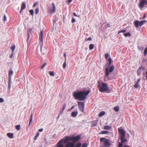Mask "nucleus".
Segmentation results:
<instances>
[{
    "mask_svg": "<svg viewBox=\"0 0 147 147\" xmlns=\"http://www.w3.org/2000/svg\"><path fill=\"white\" fill-rule=\"evenodd\" d=\"M90 91L89 90L86 92L79 91L77 92H74L73 95L76 100H84L86 98L87 96L89 93Z\"/></svg>",
    "mask_w": 147,
    "mask_h": 147,
    "instance_id": "nucleus-1",
    "label": "nucleus"
},
{
    "mask_svg": "<svg viewBox=\"0 0 147 147\" xmlns=\"http://www.w3.org/2000/svg\"><path fill=\"white\" fill-rule=\"evenodd\" d=\"M119 133L121 135V143L119 144L118 147H122L123 143L124 142H126L127 140L125 139V132L123 129L119 128L118 129Z\"/></svg>",
    "mask_w": 147,
    "mask_h": 147,
    "instance_id": "nucleus-2",
    "label": "nucleus"
},
{
    "mask_svg": "<svg viewBox=\"0 0 147 147\" xmlns=\"http://www.w3.org/2000/svg\"><path fill=\"white\" fill-rule=\"evenodd\" d=\"M97 83L98 90L100 92H106L109 90V87L107 84L103 82L101 83L99 81H98Z\"/></svg>",
    "mask_w": 147,
    "mask_h": 147,
    "instance_id": "nucleus-3",
    "label": "nucleus"
},
{
    "mask_svg": "<svg viewBox=\"0 0 147 147\" xmlns=\"http://www.w3.org/2000/svg\"><path fill=\"white\" fill-rule=\"evenodd\" d=\"M101 142H104L103 146H101L100 147H109L111 144L109 142V140L105 138H101L100 139Z\"/></svg>",
    "mask_w": 147,
    "mask_h": 147,
    "instance_id": "nucleus-4",
    "label": "nucleus"
},
{
    "mask_svg": "<svg viewBox=\"0 0 147 147\" xmlns=\"http://www.w3.org/2000/svg\"><path fill=\"white\" fill-rule=\"evenodd\" d=\"M56 7L54 3H53L51 5L50 7L48 8V12L49 13H55V12Z\"/></svg>",
    "mask_w": 147,
    "mask_h": 147,
    "instance_id": "nucleus-5",
    "label": "nucleus"
},
{
    "mask_svg": "<svg viewBox=\"0 0 147 147\" xmlns=\"http://www.w3.org/2000/svg\"><path fill=\"white\" fill-rule=\"evenodd\" d=\"M114 69V66L113 65H111L109 67V69L108 67L105 68V75L106 76H108L109 75V73L112 72Z\"/></svg>",
    "mask_w": 147,
    "mask_h": 147,
    "instance_id": "nucleus-6",
    "label": "nucleus"
},
{
    "mask_svg": "<svg viewBox=\"0 0 147 147\" xmlns=\"http://www.w3.org/2000/svg\"><path fill=\"white\" fill-rule=\"evenodd\" d=\"M78 108L79 110L82 112L84 111V104L82 102H78Z\"/></svg>",
    "mask_w": 147,
    "mask_h": 147,
    "instance_id": "nucleus-7",
    "label": "nucleus"
},
{
    "mask_svg": "<svg viewBox=\"0 0 147 147\" xmlns=\"http://www.w3.org/2000/svg\"><path fill=\"white\" fill-rule=\"evenodd\" d=\"M140 2L139 4L138 5L140 9L143 8L145 6V5H147V1L146 0H140Z\"/></svg>",
    "mask_w": 147,
    "mask_h": 147,
    "instance_id": "nucleus-8",
    "label": "nucleus"
},
{
    "mask_svg": "<svg viewBox=\"0 0 147 147\" xmlns=\"http://www.w3.org/2000/svg\"><path fill=\"white\" fill-rule=\"evenodd\" d=\"M39 40L40 42L41 43L40 46V51L42 52V46L43 45V31H41L39 37Z\"/></svg>",
    "mask_w": 147,
    "mask_h": 147,
    "instance_id": "nucleus-9",
    "label": "nucleus"
},
{
    "mask_svg": "<svg viewBox=\"0 0 147 147\" xmlns=\"http://www.w3.org/2000/svg\"><path fill=\"white\" fill-rule=\"evenodd\" d=\"M80 138V136L77 135L76 137H71L70 138V140L74 142L78 141Z\"/></svg>",
    "mask_w": 147,
    "mask_h": 147,
    "instance_id": "nucleus-10",
    "label": "nucleus"
},
{
    "mask_svg": "<svg viewBox=\"0 0 147 147\" xmlns=\"http://www.w3.org/2000/svg\"><path fill=\"white\" fill-rule=\"evenodd\" d=\"M134 24L136 28H138L139 26H141L143 25V21H141L139 22V21H137L134 22Z\"/></svg>",
    "mask_w": 147,
    "mask_h": 147,
    "instance_id": "nucleus-11",
    "label": "nucleus"
},
{
    "mask_svg": "<svg viewBox=\"0 0 147 147\" xmlns=\"http://www.w3.org/2000/svg\"><path fill=\"white\" fill-rule=\"evenodd\" d=\"M63 142V139H61L57 144V147H63V145L61 144Z\"/></svg>",
    "mask_w": 147,
    "mask_h": 147,
    "instance_id": "nucleus-12",
    "label": "nucleus"
},
{
    "mask_svg": "<svg viewBox=\"0 0 147 147\" xmlns=\"http://www.w3.org/2000/svg\"><path fill=\"white\" fill-rule=\"evenodd\" d=\"M26 5L25 2H23L21 5V8L20 11V13H21L23 10L26 8Z\"/></svg>",
    "mask_w": 147,
    "mask_h": 147,
    "instance_id": "nucleus-13",
    "label": "nucleus"
},
{
    "mask_svg": "<svg viewBox=\"0 0 147 147\" xmlns=\"http://www.w3.org/2000/svg\"><path fill=\"white\" fill-rule=\"evenodd\" d=\"M13 74V72L12 70H9V71L8 72V74H9V81L10 82L11 79V75Z\"/></svg>",
    "mask_w": 147,
    "mask_h": 147,
    "instance_id": "nucleus-14",
    "label": "nucleus"
},
{
    "mask_svg": "<svg viewBox=\"0 0 147 147\" xmlns=\"http://www.w3.org/2000/svg\"><path fill=\"white\" fill-rule=\"evenodd\" d=\"M7 136L9 138H14L13 134V133H7Z\"/></svg>",
    "mask_w": 147,
    "mask_h": 147,
    "instance_id": "nucleus-15",
    "label": "nucleus"
},
{
    "mask_svg": "<svg viewBox=\"0 0 147 147\" xmlns=\"http://www.w3.org/2000/svg\"><path fill=\"white\" fill-rule=\"evenodd\" d=\"M62 139H63V142L65 143H66L70 140V138H69V137L67 136H65L64 138Z\"/></svg>",
    "mask_w": 147,
    "mask_h": 147,
    "instance_id": "nucleus-16",
    "label": "nucleus"
},
{
    "mask_svg": "<svg viewBox=\"0 0 147 147\" xmlns=\"http://www.w3.org/2000/svg\"><path fill=\"white\" fill-rule=\"evenodd\" d=\"M78 114V113L76 111L72 112L71 113V115L72 117H76Z\"/></svg>",
    "mask_w": 147,
    "mask_h": 147,
    "instance_id": "nucleus-17",
    "label": "nucleus"
},
{
    "mask_svg": "<svg viewBox=\"0 0 147 147\" xmlns=\"http://www.w3.org/2000/svg\"><path fill=\"white\" fill-rule=\"evenodd\" d=\"M98 123V121H94L92 122V124L91 125L92 127H93L96 126Z\"/></svg>",
    "mask_w": 147,
    "mask_h": 147,
    "instance_id": "nucleus-18",
    "label": "nucleus"
},
{
    "mask_svg": "<svg viewBox=\"0 0 147 147\" xmlns=\"http://www.w3.org/2000/svg\"><path fill=\"white\" fill-rule=\"evenodd\" d=\"M142 69H144V68L141 67H139L137 71V74L138 75H139L141 73V71Z\"/></svg>",
    "mask_w": 147,
    "mask_h": 147,
    "instance_id": "nucleus-19",
    "label": "nucleus"
},
{
    "mask_svg": "<svg viewBox=\"0 0 147 147\" xmlns=\"http://www.w3.org/2000/svg\"><path fill=\"white\" fill-rule=\"evenodd\" d=\"M112 128L111 126L108 125L104 126L103 129L105 130H110Z\"/></svg>",
    "mask_w": 147,
    "mask_h": 147,
    "instance_id": "nucleus-20",
    "label": "nucleus"
},
{
    "mask_svg": "<svg viewBox=\"0 0 147 147\" xmlns=\"http://www.w3.org/2000/svg\"><path fill=\"white\" fill-rule=\"evenodd\" d=\"M109 133V131H108L103 130L101 131L100 132V134H107Z\"/></svg>",
    "mask_w": 147,
    "mask_h": 147,
    "instance_id": "nucleus-21",
    "label": "nucleus"
},
{
    "mask_svg": "<svg viewBox=\"0 0 147 147\" xmlns=\"http://www.w3.org/2000/svg\"><path fill=\"white\" fill-rule=\"evenodd\" d=\"M105 112L104 111H102L101 112H100V113L98 115V116L99 117H100L102 116V115H105Z\"/></svg>",
    "mask_w": 147,
    "mask_h": 147,
    "instance_id": "nucleus-22",
    "label": "nucleus"
},
{
    "mask_svg": "<svg viewBox=\"0 0 147 147\" xmlns=\"http://www.w3.org/2000/svg\"><path fill=\"white\" fill-rule=\"evenodd\" d=\"M15 46L14 45H13V46H12L10 47L12 51V53H13L14 50L15 49Z\"/></svg>",
    "mask_w": 147,
    "mask_h": 147,
    "instance_id": "nucleus-23",
    "label": "nucleus"
},
{
    "mask_svg": "<svg viewBox=\"0 0 147 147\" xmlns=\"http://www.w3.org/2000/svg\"><path fill=\"white\" fill-rule=\"evenodd\" d=\"M114 110L116 112H118L119 110V108L118 106L114 107Z\"/></svg>",
    "mask_w": 147,
    "mask_h": 147,
    "instance_id": "nucleus-24",
    "label": "nucleus"
},
{
    "mask_svg": "<svg viewBox=\"0 0 147 147\" xmlns=\"http://www.w3.org/2000/svg\"><path fill=\"white\" fill-rule=\"evenodd\" d=\"M89 49L90 50L94 48V45L93 44H91L89 45Z\"/></svg>",
    "mask_w": 147,
    "mask_h": 147,
    "instance_id": "nucleus-25",
    "label": "nucleus"
},
{
    "mask_svg": "<svg viewBox=\"0 0 147 147\" xmlns=\"http://www.w3.org/2000/svg\"><path fill=\"white\" fill-rule=\"evenodd\" d=\"M39 133L38 132H37L36 133V135L34 136V139L35 140H36V139H37V137L39 136Z\"/></svg>",
    "mask_w": 147,
    "mask_h": 147,
    "instance_id": "nucleus-26",
    "label": "nucleus"
},
{
    "mask_svg": "<svg viewBox=\"0 0 147 147\" xmlns=\"http://www.w3.org/2000/svg\"><path fill=\"white\" fill-rule=\"evenodd\" d=\"M20 125H16V129L18 131H19L20 129Z\"/></svg>",
    "mask_w": 147,
    "mask_h": 147,
    "instance_id": "nucleus-27",
    "label": "nucleus"
},
{
    "mask_svg": "<svg viewBox=\"0 0 147 147\" xmlns=\"http://www.w3.org/2000/svg\"><path fill=\"white\" fill-rule=\"evenodd\" d=\"M124 36H125V37H127V36H131V34H130V33L129 32H128L127 33H125L124 34Z\"/></svg>",
    "mask_w": 147,
    "mask_h": 147,
    "instance_id": "nucleus-28",
    "label": "nucleus"
},
{
    "mask_svg": "<svg viewBox=\"0 0 147 147\" xmlns=\"http://www.w3.org/2000/svg\"><path fill=\"white\" fill-rule=\"evenodd\" d=\"M82 144L80 143H78L75 146V147H80Z\"/></svg>",
    "mask_w": 147,
    "mask_h": 147,
    "instance_id": "nucleus-29",
    "label": "nucleus"
},
{
    "mask_svg": "<svg viewBox=\"0 0 147 147\" xmlns=\"http://www.w3.org/2000/svg\"><path fill=\"white\" fill-rule=\"evenodd\" d=\"M108 61L109 62V65H110L112 63V60L111 57L109 58L108 59Z\"/></svg>",
    "mask_w": 147,
    "mask_h": 147,
    "instance_id": "nucleus-30",
    "label": "nucleus"
},
{
    "mask_svg": "<svg viewBox=\"0 0 147 147\" xmlns=\"http://www.w3.org/2000/svg\"><path fill=\"white\" fill-rule=\"evenodd\" d=\"M144 55H146L147 54V47H146L144 51Z\"/></svg>",
    "mask_w": 147,
    "mask_h": 147,
    "instance_id": "nucleus-31",
    "label": "nucleus"
},
{
    "mask_svg": "<svg viewBox=\"0 0 147 147\" xmlns=\"http://www.w3.org/2000/svg\"><path fill=\"white\" fill-rule=\"evenodd\" d=\"M126 30H121L120 31H119L118 32V34H119L121 33H125L126 32Z\"/></svg>",
    "mask_w": 147,
    "mask_h": 147,
    "instance_id": "nucleus-32",
    "label": "nucleus"
},
{
    "mask_svg": "<svg viewBox=\"0 0 147 147\" xmlns=\"http://www.w3.org/2000/svg\"><path fill=\"white\" fill-rule=\"evenodd\" d=\"M66 60H65V62L63 63V67L64 68H65L66 67Z\"/></svg>",
    "mask_w": 147,
    "mask_h": 147,
    "instance_id": "nucleus-33",
    "label": "nucleus"
},
{
    "mask_svg": "<svg viewBox=\"0 0 147 147\" xmlns=\"http://www.w3.org/2000/svg\"><path fill=\"white\" fill-rule=\"evenodd\" d=\"M109 57V55L108 53H107L105 55V57L106 59H107L108 57Z\"/></svg>",
    "mask_w": 147,
    "mask_h": 147,
    "instance_id": "nucleus-34",
    "label": "nucleus"
},
{
    "mask_svg": "<svg viewBox=\"0 0 147 147\" xmlns=\"http://www.w3.org/2000/svg\"><path fill=\"white\" fill-rule=\"evenodd\" d=\"M49 74L51 76H54V73L53 71H50L49 72Z\"/></svg>",
    "mask_w": 147,
    "mask_h": 147,
    "instance_id": "nucleus-35",
    "label": "nucleus"
},
{
    "mask_svg": "<svg viewBox=\"0 0 147 147\" xmlns=\"http://www.w3.org/2000/svg\"><path fill=\"white\" fill-rule=\"evenodd\" d=\"M30 13L32 15H33L34 13V11L32 9H31L29 11Z\"/></svg>",
    "mask_w": 147,
    "mask_h": 147,
    "instance_id": "nucleus-36",
    "label": "nucleus"
},
{
    "mask_svg": "<svg viewBox=\"0 0 147 147\" xmlns=\"http://www.w3.org/2000/svg\"><path fill=\"white\" fill-rule=\"evenodd\" d=\"M39 10L38 8H36L35 10V13L36 14H37L39 12Z\"/></svg>",
    "mask_w": 147,
    "mask_h": 147,
    "instance_id": "nucleus-37",
    "label": "nucleus"
},
{
    "mask_svg": "<svg viewBox=\"0 0 147 147\" xmlns=\"http://www.w3.org/2000/svg\"><path fill=\"white\" fill-rule=\"evenodd\" d=\"M70 142L67 143L65 145V147H70V144H69Z\"/></svg>",
    "mask_w": 147,
    "mask_h": 147,
    "instance_id": "nucleus-38",
    "label": "nucleus"
},
{
    "mask_svg": "<svg viewBox=\"0 0 147 147\" xmlns=\"http://www.w3.org/2000/svg\"><path fill=\"white\" fill-rule=\"evenodd\" d=\"M87 145L86 143H84L82 145V147H87Z\"/></svg>",
    "mask_w": 147,
    "mask_h": 147,
    "instance_id": "nucleus-39",
    "label": "nucleus"
},
{
    "mask_svg": "<svg viewBox=\"0 0 147 147\" xmlns=\"http://www.w3.org/2000/svg\"><path fill=\"white\" fill-rule=\"evenodd\" d=\"M66 104H65L63 107L62 109H61L63 110V111H64V110L65 109V107H66Z\"/></svg>",
    "mask_w": 147,
    "mask_h": 147,
    "instance_id": "nucleus-40",
    "label": "nucleus"
},
{
    "mask_svg": "<svg viewBox=\"0 0 147 147\" xmlns=\"http://www.w3.org/2000/svg\"><path fill=\"white\" fill-rule=\"evenodd\" d=\"M138 83L137 82L136 83L134 86V87L136 88H137L138 86Z\"/></svg>",
    "mask_w": 147,
    "mask_h": 147,
    "instance_id": "nucleus-41",
    "label": "nucleus"
},
{
    "mask_svg": "<svg viewBox=\"0 0 147 147\" xmlns=\"http://www.w3.org/2000/svg\"><path fill=\"white\" fill-rule=\"evenodd\" d=\"M38 5V3L37 2H35L33 5V7H35L36 5Z\"/></svg>",
    "mask_w": 147,
    "mask_h": 147,
    "instance_id": "nucleus-42",
    "label": "nucleus"
},
{
    "mask_svg": "<svg viewBox=\"0 0 147 147\" xmlns=\"http://www.w3.org/2000/svg\"><path fill=\"white\" fill-rule=\"evenodd\" d=\"M32 114H31V117L30 118V121L29 122V124L31 123L32 121Z\"/></svg>",
    "mask_w": 147,
    "mask_h": 147,
    "instance_id": "nucleus-43",
    "label": "nucleus"
},
{
    "mask_svg": "<svg viewBox=\"0 0 147 147\" xmlns=\"http://www.w3.org/2000/svg\"><path fill=\"white\" fill-rule=\"evenodd\" d=\"M76 21V20L74 18H72V19L71 20V22L72 23H74Z\"/></svg>",
    "mask_w": 147,
    "mask_h": 147,
    "instance_id": "nucleus-44",
    "label": "nucleus"
},
{
    "mask_svg": "<svg viewBox=\"0 0 147 147\" xmlns=\"http://www.w3.org/2000/svg\"><path fill=\"white\" fill-rule=\"evenodd\" d=\"M46 65V63H44L41 66V68L42 69H43L44 67H45Z\"/></svg>",
    "mask_w": 147,
    "mask_h": 147,
    "instance_id": "nucleus-45",
    "label": "nucleus"
},
{
    "mask_svg": "<svg viewBox=\"0 0 147 147\" xmlns=\"http://www.w3.org/2000/svg\"><path fill=\"white\" fill-rule=\"evenodd\" d=\"M7 20V18H6V17L5 16V15H4V18H3V20L4 21H6Z\"/></svg>",
    "mask_w": 147,
    "mask_h": 147,
    "instance_id": "nucleus-46",
    "label": "nucleus"
},
{
    "mask_svg": "<svg viewBox=\"0 0 147 147\" xmlns=\"http://www.w3.org/2000/svg\"><path fill=\"white\" fill-rule=\"evenodd\" d=\"M4 102L3 99L1 98H0V102Z\"/></svg>",
    "mask_w": 147,
    "mask_h": 147,
    "instance_id": "nucleus-47",
    "label": "nucleus"
},
{
    "mask_svg": "<svg viewBox=\"0 0 147 147\" xmlns=\"http://www.w3.org/2000/svg\"><path fill=\"white\" fill-rule=\"evenodd\" d=\"M63 111L62 110H61L59 111V114H60L61 115L63 113Z\"/></svg>",
    "mask_w": 147,
    "mask_h": 147,
    "instance_id": "nucleus-48",
    "label": "nucleus"
},
{
    "mask_svg": "<svg viewBox=\"0 0 147 147\" xmlns=\"http://www.w3.org/2000/svg\"><path fill=\"white\" fill-rule=\"evenodd\" d=\"M110 26V24H107L106 25V28H108Z\"/></svg>",
    "mask_w": 147,
    "mask_h": 147,
    "instance_id": "nucleus-49",
    "label": "nucleus"
},
{
    "mask_svg": "<svg viewBox=\"0 0 147 147\" xmlns=\"http://www.w3.org/2000/svg\"><path fill=\"white\" fill-rule=\"evenodd\" d=\"M92 39V38L91 37H89L88 38L86 39L87 40L89 41L90 40Z\"/></svg>",
    "mask_w": 147,
    "mask_h": 147,
    "instance_id": "nucleus-50",
    "label": "nucleus"
},
{
    "mask_svg": "<svg viewBox=\"0 0 147 147\" xmlns=\"http://www.w3.org/2000/svg\"><path fill=\"white\" fill-rule=\"evenodd\" d=\"M43 129L42 128V129H39L38 130V131L39 132H42L43 131Z\"/></svg>",
    "mask_w": 147,
    "mask_h": 147,
    "instance_id": "nucleus-51",
    "label": "nucleus"
},
{
    "mask_svg": "<svg viewBox=\"0 0 147 147\" xmlns=\"http://www.w3.org/2000/svg\"><path fill=\"white\" fill-rule=\"evenodd\" d=\"M73 15H74L75 16H77V17H78V16L76 15V13H73Z\"/></svg>",
    "mask_w": 147,
    "mask_h": 147,
    "instance_id": "nucleus-52",
    "label": "nucleus"
},
{
    "mask_svg": "<svg viewBox=\"0 0 147 147\" xmlns=\"http://www.w3.org/2000/svg\"><path fill=\"white\" fill-rule=\"evenodd\" d=\"M74 105H73V106H72L71 107V108L70 109H71H71H73L74 108Z\"/></svg>",
    "mask_w": 147,
    "mask_h": 147,
    "instance_id": "nucleus-53",
    "label": "nucleus"
},
{
    "mask_svg": "<svg viewBox=\"0 0 147 147\" xmlns=\"http://www.w3.org/2000/svg\"><path fill=\"white\" fill-rule=\"evenodd\" d=\"M61 115H60V114H59L58 115V117H57V119H59V117H60V116Z\"/></svg>",
    "mask_w": 147,
    "mask_h": 147,
    "instance_id": "nucleus-54",
    "label": "nucleus"
},
{
    "mask_svg": "<svg viewBox=\"0 0 147 147\" xmlns=\"http://www.w3.org/2000/svg\"><path fill=\"white\" fill-rule=\"evenodd\" d=\"M64 57L65 58V60H66V53H65L64 54Z\"/></svg>",
    "mask_w": 147,
    "mask_h": 147,
    "instance_id": "nucleus-55",
    "label": "nucleus"
},
{
    "mask_svg": "<svg viewBox=\"0 0 147 147\" xmlns=\"http://www.w3.org/2000/svg\"><path fill=\"white\" fill-rule=\"evenodd\" d=\"M124 147H130L129 146L125 145L124 146Z\"/></svg>",
    "mask_w": 147,
    "mask_h": 147,
    "instance_id": "nucleus-56",
    "label": "nucleus"
},
{
    "mask_svg": "<svg viewBox=\"0 0 147 147\" xmlns=\"http://www.w3.org/2000/svg\"><path fill=\"white\" fill-rule=\"evenodd\" d=\"M143 24L144 23V22L145 23H146V22L147 21L146 20H144V21H143Z\"/></svg>",
    "mask_w": 147,
    "mask_h": 147,
    "instance_id": "nucleus-57",
    "label": "nucleus"
},
{
    "mask_svg": "<svg viewBox=\"0 0 147 147\" xmlns=\"http://www.w3.org/2000/svg\"><path fill=\"white\" fill-rule=\"evenodd\" d=\"M72 0H68V2L70 3L71 2Z\"/></svg>",
    "mask_w": 147,
    "mask_h": 147,
    "instance_id": "nucleus-58",
    "label": "nucleus"
},
{
    "mask_svg": "<svg viewBox=\"0 0 147 147\" xmlns=\"http://www.w3.org/2000/svg\"><path fill=\"white\" fill-rule=\"evenodd\" d=\"M145 17H146V15H144V16L143 17V19H144L145 18Z\"/></svg>",
    "mask_w": 147,
    "mask_h": 147,
    "instance_id": "nucleus-59",
    "label": "nucleus"
},
{
    "mask_svg": "<svg viewBox=\"0 0 147 147\" xmlns=\"http://www.w3.org/2000/svg\"><path fill=\"white\" fill-rule=\"evenodd\" d=\"M139 81H140V80H139V79L138 80H137V82L138 83V82H139Z\"/></svg>",
    "mask_w": 147,
    "mask_h": 147,
    "instance_id": "nucleus-60",
    "label": "nucleus"
},
{
    "mask_svg": "<svg viewBox=\"0 0 147 147\" xmlns=\"http://www.w3.org/2000/svg\"><path fill=\"white\" fill-rule=\"evenodd\" d=\"M29 39V37L28 36L27 38V39L28 40V39Z\"/></svg>",
    "mask_w": 147,
    "mask_h": 147,
    "instance_id": "nucleus-61",
    "label": "nucleus"
},
{
    "mask_svg": "<svg viewBox=\"0 0 147 147\" xmlns=\"http://www.w3.org/2000/svg\"><path fill=\"white\" fill-rule=\"evenodd\" d=\"M10 84H9V88H10Z\"/></svg>",
    "mask_w": 147,
    "mask_h": 147,
    "instance_id": "nucleus-62",
    "label": "nucleus"
},
{
    "mask_svg": "<svg viewBox=\"0 0 147 147\" xmlns=\"http://www.w3.org/2000/svg\"><path fill=\"white\" fill-rule=\"evenodd\" d=\"M12 55L10 56V58H12Z\"/></svg>",
    "mask_w": 147,
    "mask_h": 147,
    "instance_id": "nucleus-63",
    "label": "nucleus"
},
{
    "mask_svg": "<svg viewBox=\"0 0 147 147\" xmlns=\"http://www.w3.org/2000/svg\"><path fill=\"white\" fill-rule=\"evenodd\" d=\"M146 75H147V71L146 72Z\"/></svg>",
    "mask_w": 147,
    "mask_h": 147,
    "instance_id": "nucleus-64",
    "label": "nucleus"
}]
</instances>
